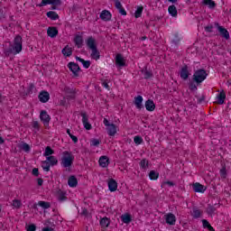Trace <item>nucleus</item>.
<instances>
[{
    "label": "nucleus",
    "instance_id": "f257e3e1",
    "mask_svg": "<svg viewBox=\"0 0 231 231\" xmlns=\"http://www.w3.org/2000/svg\"><path fill=\"white\" fill-rule=\"evenodd\" d=\"M207 77H208V73H207V70H205V69H199L195 70L192 81L188 83L189 91H198V86H199L201 82L206 80Z\"/></svg>",
    "mask_w": 231,
    "mask_h": 231
},
{
    "label": "nucleus",
    "instance_id": "f03ea898",
    "mask_svg": "<svg viewBox=\"0 0 231 231\" xmlns=\"http://www.w3.org/2000/svg\"><path fill=\"white\" fill-rule=\"evenodd\" d=\"M73 162H75V156L71 154L70 152L65 151L62 152L61 157V166L64 169H67L69 172H71V166L73 165Z\"/></svg>",
    "mask_w": 231,
    "mask_h": 231
},
{
    "label": "nucleus",
    "instance_id": "7ed1b4c3",
    "mask_svg": "<svg viewBox=\"0 0 231 231\" xmlns=\"http://www.w3.org/2000/svg\"><path fill=\"white\" fill-rule=\"evenodd\" d=\"M14 46H11L8 50H7V53H21V51H23V37H21V35H16L14 41Z\"/></svg>",
    "mask_w": 231,
    "mask_h": 231
},
{
    "label": "nucleus",
    "instance_id": "20e7f679",
    "mask_svg": "<svg viewBox=\"0 0 231 231\" xmlns=\"http://www.w3.org/2000/svg\"><path fill=\"white\" fill-rule=\"evenodd\" d=\"M216 28H217L220 37H223V39H226V41H228L230 39V32H228V30L225 28L224 26H221L219 23H215Z\"/></svg>",
    "mask_w": 231,
    "mask_h": 231
},
{
    "label": "nucleus",
    "instance_id": "39448f33",
    "mask_svg": "<svg viewBox=\"0 0 231 231\" xmlns=\"http://www.w3.org/2000/svg\"><path fill=\"white\" fill-rule=\"evenodd\" d=\"M68 68H69V71H71L73 73V77H79V73H80V71H82V69L79 66V63H75L73 61H70L68 63Z\"/></svg>",
    "mask_w": 231,
    "mask_h": 231
},
{
    "label": "nucleus",
    "instance_id": "423d86ee",
    "mask_svg": "<svg viewBox=\"0 0 231 231\" xmlns=\"http://www.w3.org/2000/svg\"><path fill=\"white\" fill-rule=\"evenodd\" d=\"M80 116H82V123L85 129H87V131H91L92 126L91 124H89V116H88V113L81 112Z\"/></svg>",
    "mask_w": 231,
    "mask_h": 231
},
{
    "label": "nucleus",
    "instance_id": "0eeeda50",
    "mask_svg": "<svg viewBox=\"0 0 231 231\" xmlns=\"http://www.w3.org/2000/svg\"><path fill=\"white\" fill-rule=\"evenodd\" d=\"M40 119H41V122H42L46 127L50 125V120H51V117L50 116V115H48V112H46V110H42L40 113Z\"/></svg>",
    "mask_w": 231,
    "mask_h": 231
},
{
    "label": "nucleus",
    "instance_id": "6e6552de",
    "mask_svg": "<svg viewBox=\"0 0 231 231\" xmlns=\"http://www.w3.org/2000/svg\"><path fill=\"white\" fill-rule=\"evenodd\" d=\"M116 66L117 68H125V58H124V55L118 53L116 55Z\"/></svg>",
    "mask_w": 231,
    "mask_h": 231
},
{
    "label": "nucleus",
    "instance_id": "1a4fd4ad",
    "mask_svg": "<svg viewBox=\"0 0 231 231\" xmlns=\"http://www.w3.org/2000/svg\"><path fill=\"white\" fill-rule=\"evenodd\" d=\"M64 92L66 93V98L67 100H75V95H76V91L74 88H71L69 87H65L64 88Z\"/></svg>",
    "mask_w": 231,
    "mask_h": 231
},
{
    "label": "nucleus",
    "instance_id": "9d476101",
    "mask_svg": "<svg viewBox=\"0 0 231 231\" xmlns=\"http://www.w3.org/2000/svg\"><path fill=\"white\" fill-rule=\"evenodd\" d=\"M38 98L42 104H46L50 100V92L42 90L38 96Z\"/></svg>",
    "mask_w": 231,
    "mask_h": 231
},
{
    "label": "nucleus",
    "instance_id": "9b49d317",
    "mask_svg": "<svg viewBox=\"0 0 231 231\" xmlns=\"http://www.w3.org/2000/svg\"><path fill=\"white\" fill-rule=\"evenodd\" d=\"M107 185L110 192H116V190L118 189V182H116L113 178L108 179Z\"/></svg>",
    "mask_w": 231,
    "mask_h": 231
},
{
    "label": "nucleus",
    "instance_id": "f8f14e48",
    "mask_svg": "<svg viewBox=\"0 0 231 231\" xmlns=\"http://www.w3.org/2000/svg\"><path fill=\"white\" fill-rule=\"evenodd\" d=\"M73 42L77 48L80 49L84 46V37L80 34H76Z\"/></svg>",
    "mask_w": 231,
    "mask_h": 231
},
{
    "label": "nucleus",
    "instance_id": "ddd939ff",
    "mask_svg": "<svg viewBox=\"0 0 231 231\" xmlns=\"http://www.w3.org/2000/svg\"><path fill=\"white\" fill-rule=\"evenodd\" d=\"M180 75V79H182V80H187L189 79V77L190 76V72H189L188 65H184L181 68Z\"/></svg>",
    "mask_w": 231,
    "mask_h": 231
},
{
    "label": "nucleus",
    "instance_id": "4468645a",
    "mask_svg": "<svg viewBox=\"0 0 231 231\" xmlns=\"http://www.w3.org/2000/svg\"><path fill=\"white\" fill-rule=\"evenodd\" d=\"M101 21H105L107 23L108 21H111V18L113 17V14H111V12L107 10H103L99 15Z\"/></svg>",
    "mask_w": 231,
    "mask_h": 231
},
{
    "label": "nucleus",
    "instance_id": "2eb2a0df",
    "mask_svg": "<svg viewBox=\"0 0 231 231\" xmlns=\"http://www.w3.org/2000/svg\"><path fill=\"white\" fill-rule=\"evenodd\" d=\"M47 5H62V2L60 0H42L37 6L42 7L46 6Z\"/></svg>",
    "mask_w": 231,
    "mask_h": 231
},
{
    "label": "nucleus",
    "instance_id": "dca6fc26",
    "mask_svg": "<svg viewBox=\"0 0 231 231\" xmlns=\"http://www.w3.org/2000/svg\"><path fill=\"white\" fill-rule=\"evenodd\" d=\"M47 35L51 37V39H55L59 35V29L57 27H49L47 29Z\"/></svg>",
    "mask_w": 231,
    "mask_h": 231
},
{
    "label": "nucleus",
    "instance_id": "f3484780",
    "mask_svg": "<svg viewBox=\"0 0 231 231\" xmlns=\"http://www.w3.org/2000/svg\"><path fill=\"white\" fill-rule=\"evenodd\" d=\"M165 221L167 225L174 226L176 225V216L172 213H168L165 215Z\"/></svg>",
    "mask_w": 231,
    "mask_h": 231
},
{
    "label": "nucleus",
    "instance_id": "a211bd4d",
    "mask_svg": "<svg viewBox=\"0 0 231 231\" xmlns=\"http://www.w3.org/2000/svg\"><path fill=\"white\" fill-rule=\"evenodd\" d=\"M143 97L137 96L134 97V104L136 107V109H143Z\"/></svg>",
    "mask_w": 231,
    "mask_h": 231
},
{
    "label": "nucleus",
    "instance_id": "6ab92c4d",
    "mask_svg": "<svg viewBox=\"0 0 231 231\" xmlns=\"http://www.w3.org/2000/svg\"><path fill=\"white\" fill-rule=\"evenodd\" d=\"M86 43L89 50H95L97 48V40H95V38H93V36H89L87 39Z\"/></svg>",
    "mask_w": 231,
    "mask_h": 231
},
{
    "label": "nucleus",
    "instance_id": "aec40b11",
    "mask_svg": "<svg viewBox=\"0 0 231 231\" xmlns=\"http://www.w3.org/2000/svg\"><path fill=\"white\" fill-rule=\"evenodd\" d=\"M193 190L194 192H199L203 194L205 190H207V187H205L203 184L199 182L193 183Z\"/></svg>",
    "mask_w": 231,
    "mask_h": 231
},
{
    "label": "nucleus",
    "instance_id": "412c9836",
    "mask_svg": "<svg viewBox=\"0 0 231 231\" xmlns=\"http://www.w3.org/2000/svg\"><path fill=\"white\" fill-rule=\"evenodd\" d=\"M144 107L146 108V111L152 112L156 109V105L152 99H148L145 101Z\"/></svg>",
    "mask_w": 231,
    "mask_h": 231
},
{
    "label": "nucleus",
    "instance_id": "4be33fe9",
    "mask_svg": "<svg viewBox=\"0 0 231 231\" xmlns=\"http://www.w3.org/2000/svg\"><path fill=\"white\" fill-rule=\"evenodd\" d=\"M114 1H115V6L118 10L119 14L121 15H127V12L124 8V6H122V3L118 0H114Z\"/></svg>",
    "mask_w": 231,
    "mask_h": 231
},
{
    "label": "nucleus",
    "instance_id": "5701e85b",
    "mask_svg": "<svg viewBox=\"0 0 231 231\" xmlns=\"http://www.w3.org/2000/svg\"><path fill=\"white\" fill-rule=\"evenodd\" d=\"M116 129H118V126L115 124H111L108 127H106V133L108 136H115L116 134Z\"/></svg>",
    "mask_w": 231,
    "mask_h": 231
},
{
    "label": "nucleus",
    "instance_id": "b1692460",
    "mask_svg": "<svg viewBox=\"0 0 231 231\" xmlns=\"http://www.w3.org/2000/svg\"><path fill=\"white\" fill-rule=\"evenodd\" d=\"M68 185L71 188H75L77 187V185H79V180H77V177L75 175H71L70 177H69Z\"/></svg>",
    "mask_w": 231,
    "mask_h": 231
},
{
    "label": "nucleus",
    "instance_id": "393cba45",
    "mask_svg": "<svg viewBox=\"0 0 231 231\" xmlns=\"http://www.w3.org/2000/svg\"><path fill=\"white\" fill-rule=\"evenodd\" d=\"M99 165L100 167H103V169H106L109 165V158L107 156L103 155L99 158Z\"/></svg>",
    "mask_w": 231,
    "mask_h": 231
},
{
    "label": "nucleus",
    "instance_id": "a878e982",
    "mask_svg": "<svg viewBox=\"0 0 231 231\" xmlns=\"http://www.w3.org/2000/svg\"><path fill=\"white\" fill-rule=\"evenodd\" d=\"M61 53L64 57H71V55H73V49H71L69 45H67L62 49Z\"/></svg>",
    "mask_w": 231,
    "mask_h": 231
},
{
    "label": "nucleus",
    "instance_id": "bb28decb",
    "mask_svg": "<svg viewBox=\"0 0 231 231\" xmlns=\"http://www.w3.org/2000/svg\"><path fill=\"white\" fill-rule=\"evenodd\" d=\"M202 5L204 6H208V8H210L211 10H214V8H216L217 6L216 2H214V0H203Z\"/></svg>",
    "mask_w": 231,
    "mask_h": 231
},
{
    "label": "nucleus",
    "instance_id": "cd10ccee",
    "mask_svg": "<svg viewBox=\"0 0 231 231\" xmlns=\"http://www.w3.org/2000/svg\"><path fill=\"white\" fill-rule=\"evenodd\" d=\"M168 12L171 17H178V9L176 8V5H171L168 7Z\"/></svg>",
    "mask_w": 231,
    "mask_h": 231
},
{
    "label": "nucleus",
    "instance_id": "c85d7f7f",
    "mask_svg": "<svg viewBox=\"0 0 231 231\" xmlns=\"http://www.w3.org/2000/svg\"><path fill=\"white\" fill-rule=\"evenodd\" d=\"M121 221H123L126 225H129V223L133 221V217L131 216V214L126 213L121 216Z\"/></svg>",
    "mask_w": 231,
    "mask_h": 231
},
{
    "label": "nucleus",
    "instance_id": "c756f323",
    "mask_svg": "<svg viewBox=\"0 0 231 231\" xmlns=\"http://www.w3.org/2000/svg\"><path fill=\"white\" fill-rule=\"evenodd\" d=\"M76 60H78L79 62H81V64H83V68H85L86 69H88L89 66H91L90 60H85L84 59L79 56H76Z\"/></svg>",
    "mask_w": 231,
    "mask_h": 231
},
{
    "label": "nucleus",
    "instance_id": "7c9ffc66",
    "mask_svg": "<svg viewBox=\"0 0 231 231\" xmlns=\"http://www.w3.org/2000/svg\"><path fill=\"white\" fill-rule=\"evenodd\" d=\"M91 51V59H94V60H98V59H100V51H98V48L96 47V49H92Z\"/></svg>",
    "mask_w": 231,
    "mask_h": 231
},
{
    "label": "nucleus",
    "instance_id": "2f4dec72",
    "mask_svg": "<svg viewBox=\"0 0 231 231\" xmlns=\"http://www.w3.org/2000/svg\"><path fill=\"white\" fill-rule=\"evenodd\" d=\"M217 100H218V104L223 105L225 104V98H226V94L225 93L224 90H222L217 97Z\"/></svg>",
    "mask_w": 231,
    "mask_h": 231
},
{
    "label": "nucleus",
    "instance_id": "473e14b6",
    "mask_svg": "<svg viewBox=\"0 0 231 231\" xmlns=\"http://www.w3.org/2000/svg\"><path fill=\"white\" fill-rule=\"evenodd\" d=\"M46 162H48L51 167H53L59 163V160H57L56 157L53 155L47 157Z\"/></svg>",
    "mask_w": 231,
    "mask_h": 231
},
{
    "label": "nucleus",
    "instance_id": "72a5a7b5",
    "mask_svg": "<svg viewBox=\"0 0 231 231\" xmlns=\"http://www.w3.org/2000/svg\"><path fill=\"white\" fill-rule=\"evenodd\" d=\"M110 223H111V220L107 217H105L100 220V225L103 228H107Z\"/></svg>",
    "mask_w": 231,
    "mask_h": 231
},
{
    "label": "nucleus",
    "instance_id": "f704fd0d",
    "mask_svg": "<svg viewBox=\"0 0 231 231\" xmlns=\"http://www.w3.org/2000/svg\"><path fill=\"white\" fill-rule=\"evenodd\" d=\"M46 15L49 19H51V21H57V19H59V14L55 11H49Z\"/></svg>",
    "mask_w": 231,
    "mask_h": 231
},
{
    "label": "nucleus",
    "instance_id": "c9c22d12",
    "mask_svg": "<svg viewBox=\"0 0 231 231\" xmlns=\"http://www.w3.org/2000/svg\"><path fill=\"white\" fill-rule=\"evenodd\" d=\"M136 8L137 9H136V11L134 13V17H135V19H138V18L142 17V14L143 13V6L137 5Z\"/></svg>",
    "mask_w": 231,
    "mask_h": 231
},
{
    "label": "nucleus",
    "instance_id": "e433bc0d",
    "mask_svg": "<svg viewBox=\"0 0 231 231\" xmlns=\"http://www.w3.org/2000/svg\"><path fill=\"white\" fill-rule=\"evenodd\" d=\"M51 154H55V151L51 149V146H47L45 148V152L43 153V156H46L47 158L50 156H52Z\"/></svg>",
    "mask_w": 231,
    "mask_h": 231
},
{
    "label": "nucleus",
    "instance_id": "4c0bfd02",
    "mask_svg": "<svg viewBox=\"0 0 231 231\" xmlns=\"http://www.w3.org/2000/svg\"><path fill=\"white\" fill-rule=\"evenodd\" d=\"M159 177H160V173L154 170L151 171L149 173V178L152 180H158Z\"/></svg>",
    "mask_w": 231,
    "mask_h": 231
},
{
    "label": "nucleus",
    "instance_id": "58836bf2",
    "mask_svg": "<svg viewBox=\"0 0 231 231\" xmlns=\"http://www.w3.org/2000/svg\"><path fill=\"white\" fill-rule=\"evenodd\" d=\"M51 167V164L49 163L48 161H42V168L45 172H50V168Z\"/></svg>",
    "mask_w": 231,
    "mask_h": 231
},
{
    "label": "nucleus",
    "instance_id": "ea45409f",
    "mask_svg": "<svg viewBox=\"0 0 231 231\" xmlns=\"http://www.w3.org/2000/svg\"><path fill=\"white\" fill-rule=\"evenodd\" d=\"M38 205H39V207H42V208H44L45 210L48 209V208H51V203L42 201V200H40L38 202Z\"/></svg>",
    "mask_w": 231,
    "mask_h": 231
},
{
    "label": "nucleus",
    "instance_id": "a19ab883",
    "mask_svg": "<svg viewBox=\"0 0 231 231\" xmlns=\"http://www.w3.org/2000/svg\"><path fill=\"white\" fill-rule=\"evenodd\" d=\"M216 210H217L216 207L212 206L211 204L208 205L207 212H208V216H213V214H215Z\"/></svg>",
    "mask_w": 231,
    "mask_h": 231
},
{
    "label": "nucleus",
    "instance_id": "79ce46f5",
    "mask_svg": "<svg viewBox=\"0 0 231 231\" xmlns=\"http://www.w3.org/2000/svg\"><path fill=\"white\" fill-rule=\"evenodd\" d=\"M58 199L59 201H66V199H68L66 197V192L60 190L58 192Z\"/></svg>",
    "mask_w": 231,
    "mask_h": 231
},
{
    "label": "nucleus",
    "instance_id": "37998d69",
    "mask_svg": "<svg viewBox=\"0 0 231 231\" xmlns=\"http://www.w3.org/2000/svg\"><path fill=\"white\" fill-rule=\"evenodd\" d=\"M35 85L33 83H31L29 85V88H27V91L25 93V95H32L33 91H35Z\"/></svg>",
    "mask_w": 231,
    "mask_h": 231
},
{
    "label": "nucleus",
    "instance_id": "c03bdc74",
    "mask_svg": "<svg viewBox=\"0 0 231 231\" xmlns=\"http://www.w3.org/2000/svg\"><path fill=\"white\" fill-rule=\"evenodd\" d=\"M142 72L144 75V79L147 80L149 79H152V70H147V69H145V70H142Z\"/></svg>",
    "mask_w": 231,
    "mask_h": 231
},
{
    "label": "nucleus",
    "instance_id": "a18cd8bd",
    "mask_svg": "<svg viewBox=\"0 0 231 231\" xmlns=\"http://www.w3.org/2000/svg\"><path fill=\"white\" fill-rule=\"evenodd\" d=\"M140 167H141V169H143L145 171V169H147V167H149V161H147V159H143L140 162Z\"/></svg>",
    "mask_w": 231,
    "mask_h": 231
},
{
    "label": "nucleus",
    "instance_id": "49530a36",
    "mask_svg": "<svg viewBox=\"0 0 231 231\" xmlns=\"http://www.w3.org/2000/svg\"><path fill=\"white\" fill-rule=\"evenodd\" d=\"M134 142L136 145H142V143H143V138H142L140 135H136L134 138Z\"/></svg>",
    "mask_w": 231,
    "mask_h": 231
},
{
    "label": "nucleus",
    "instance_id": "de8ad7c7",
    "mask_svg": "<svg viewBox=\"0 0 231 231\" xmlns=\"http://www.w3.org/2000/svg\"><path fill=\"white\" fill-rule=\"evenodd\" d=\"M19 147L22 149V151H24L25 152H28L31 150L30 144L26 143H23L19 145Z\"/></svg>",
    "mask_w": 231,
    "mask_h": 231
},
{
    "label": "nucleus",
    "instance_id": "09e8293b",
    "mask_svg": "<svg viewBox=\"0 0 231 231\" xmlns=\"http://www.w3.org/2000/svg\"><path fill=\"white\" fill-rule=\"evenodd\" d=\"M181 41V39L180 38V36L178 35V33L174 34V39L171 41V42L173 44H175V46H178V44H180V42Z\"/></svg>",
    "mask_w": 231,
    "mask_h": 231
},
{
    "label": "nucleus",
    "instance_id": "8fccbe9b",
    "mask_svg": "<svg viewBox=\"0 0 231 231\" xmlns=\"http://www.w3.org/2000/svg\"><path fill=\"white\" fill-rule=\"evenodd\" d=\"M90 145L93 147H98L100 145V140L99 139H92L90 141Z\"/></svg>",
    "mask_w": 231,
    "mask_h": 231
},
{
    "label": "nucleus",
    "instance_id": "3c124183",
    "mask_svg": "<svg viewBox=\"0 0 231 231\" xmlns=\"http://www.w3.org/2000/svg\"><path fill=\"white\" fill-rule=\"evenodd\" d=\"M21 205H23L21 203V200L19 199L13 200V207H14L15 208H21Z\"/></svg>",
    "mask_w": 231,
    "mask_h": 231
},
{
    "label": "nucleus",
    "instance_id": "603ef678",
    "mask_svg": "<svg viewBox=\"0 0 231 231\" xmlns=\"http://www.w3.org/2000/svg\"><path fill=\"white\" fill-rule=\"evenodd\" d=\"M193 217H195V219L201 217V211L199 209H194L193 210Z\"/></svg>",
    "mask_w": 231,
    "mask_h": 231
},
{
    "label": "nucleus",
    "instance_id": "864d4df0",
    "mask_svg": "<svg viewBox=\"0 0 231 231\" xmlns=\"http://www.w3.org/2000/svg\"><path fill=\"white\" fill-rule=\"evenodd\" d=\"M26 230L27 231H36L37 226H35V224H31L29 226H26Z\"/></svg>",
    "mask_w": 231,
    "mask_h": 231
},
{
    "label": "nucleus",
    "instance_id": "5fc2aeb1",
    "mask_svg": "<svg viewBox=\"0 0 231 231\" xmlns=\"http://www.w3.org/2000/svg\"><path fill=\"white\" fill-rule=\"evenodd\" d=\"M214 30V25L212 24H208V26L205 27V32H207L208 33H212Z\"/></svg>",
    "mask_w": 231,
    "mask_h": 231
},
{
    "label": "nucleus",
    "instance_id": "6e6d98bb",
    "mask_svg": "<svg viewBox=\"0 0 231 231\" xmlns=\"http://www.w3.org/2000/svg\"><path fill=\"white\" fill-rule=\"evenodd\" d=\"M220 176L221 178H226V167H222L220 170Z\"/></svg>",
    "mask_w": 231,
    "mask_h": 231
},
{
    "label": "nucleus",
    "instance_id": "4d7b16f0",
    "mask_svg": "<svg viewBox=\"0 0 231 231\" xmlns=\"http://www.w3.org/2000/svg\"><path fill=\"white\" fill-rule=\"evenodd\" d=\"M60 106H61L62 107L68 106V102H66V97H63L62 99L60 100Z\"/></svg>",
    "mask_w": 231,
    "mask_h": 231
},
{
    "label": "nucleus",
    "instance_id": "13d9d810",
    "mask_svg": "<svg viewBox=\"0 0 231 231\" xmlns=\"http://www.w3.org/2000/svg\"><path fill=\"white\" fill-rule=\"evenodd\" d=\"M32 176H35V178H38L39 176V168H33L32 171Z\"/></svg>",
    "mask_w": 231,
    "mask_h": 231
},
{
    "label": "nucleus",
    "instance_id": "bf43d9fd",
    "mask_svg": "<svg viewBox=\"0 0 231 231\" xmlns=\"http://www.w3.org/2000/svg\"><path fill=\"white\" fill-rule=\"evenodd\" d=\"M202 225L204 228H208L210 226V223H208L207 219H203Z\"/></svg>",
    "mask_w": 231,
    "mask_h": 231
},
{
    "label": "nucleus",
    "instance_id": "052dcab7",
    "mask_svg": "<svg viewBox=\"0 0 231 231\" xmlns=\"http://www.w3.org/2000/svg\"><path fill=\"white\" fill-rule=\"evenodd\" d=\"M32 127H33V129H37V131H39V122L38 121H34L33 123H32Z\"/></svg>",
    "mask_w": 231,
    "mask_h": 231
},
{
    "label": "nucleus",
    "instance_id": "680f3d73",
    "mask_svg": "<svg viewBox=\"0 0 231 231\" xmlns=\"http://www.w3.org/2000/svg\"><path fill=\"white\" fill-rule=\"evenodd\" d=\"M103 124L106 128L109 127V125H111V123H109V120H107V118L104 119Z\"/></svg>",
    "mask_w": 231,
    "mask_h": 231
},
{
    "label": "nucleus",
    "instance_id": "e2e57ef3",
    "mask_svg": "<svg viewBox=\"0 0 231 231\" xmlns=\"http://www.w3.org/2000/svg\"><path fill=\"white\" fill-rule=\"evenodd\" d=\"M37 183L39 187H42V183H44V180L42 178L37 179Z\"/></svg>",
    "mask_w": 231,
    "mask_h": 231
},
{
    "label": "nucleus",
    "instance_id": "0e129e2a",
    "mask_svg": "<svg viewBox=\"0 0 231 231\" xmlns=\"http://www.w3.org/2000/svg\"><path fill=\"white\" fill-rule=\"evenodd\" d=\"M69 138H71L72 142H74V143H77L79 142V138L75 135H70Z\"/></svg>",
    "mask_w": 231,
    "mask_h": 231
},
{
    "label": "nucleus",
    "instance_id": "69168bd1",
    "mask_svg": "<svg viewBox=\"0 0 231 231\" xmlns=\"http://www.w3.org/2000/svg\"><path fill=\"white\" fill-rule=\"evenodd\" d=\"M164 185H169V187H174V182L168 180L163 182Z\"/></svg>",
    "mask_w": 231,
    "mask_h": 231
},
{
    "label": "nucleus",
    "instance_id": "338daca9",
    "mask_svg": "<svg viewBox=\"0 0 231 231\" xmlns=\"http://www.w3.org/2000/svg\"><path fill=\"white\" fill-rule=\"evenodd\" d=\"M205 101V95H202L200 98L198 100V104H201V102Z\"/></svg>",
    "mask_w": 231,
    "mask_h": 231
},
{
    "label": "nucleus",
    "instance_id": "774afa93",
    "mask_svg": "<svg viewBox=\"0 0 231 231\" xmlns=\"http://www.w3.org/2000/svg\"><path fill=\"white\" fill-rule=\"evenodd\" d=\"M103 86L106 89H109V84H107V82H103Z\"/></svg>",
    "mask_w": 231,
    "mask_h": 231
}]
</instances>
